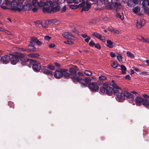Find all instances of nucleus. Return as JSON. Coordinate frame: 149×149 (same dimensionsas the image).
<instances>
[{
	"label": "nucleus",
	"instance_id": "obj_1",
	"mask_svg": "<svg viewBox=\"0 0 149 149\" xmlns=\"http://www.w3.org/2000/svg\"><path fill=\"white\" fill-rule=\"evenodd\" d=\"M113 89L115 91V92L117 93L116 97V100L118 102H120L122 100L125 99V97L131 98L133 99V95L128 92L127 91L123 90L119 87L117 84L115 83L111 85Z\"/></svg>",
	"mask_w": 149,
	"mask_h": 149
},
{
	"label": "nucleus",
	"instance_id": "obj_2",
	"mask_svg": "<svg viewBox=\"0 0 149 149\" xmlns=\"http://www.w3.org/2000/svg\"><path fill=\"white\" fill-rule=\"evenodd\" d=\"M26 3V0H13L12 3L13 7L15 8H12L11 9L19 12L22 10H28L25 9L26 6H27Z\"/></svg>",
	"mask_w": 149,
	"mask_h": 149
},
{
	"label": "nucleus",
	"instance_id": "obj_3",
	"mask_svg": "<svg viewBox=\"0 0 149 149\" xmlns=\"http://www.w3.org/2000/svg\"><path fill=\"white\" fill-rule=\"evenodd\" d=\"M73 76V77L72 76L70 77L73 82L75 84L79 82L82 87H87L88 84L91 82V79L89 77H85L84 79H82L77 74Z\"/></svg>",
	"mask_w": 149,
	"mask_h": 149
},
{
	"label": "nucleus",
	"instance_id": "obj_4",
	"mask_svg": "<svg viewBox=\"0 0 149 149\" xmlns=\"http://www.w3.org/2000/svg\"><path fill=\"white\" fill-rule=\"evenodd\" d=\"M68 71V70L66 69L57 68L54 72V77L57 79H60L63 77L66 79L68 75L69 74V73L67 72Z\"/></svg>",
	"mask_w": 149,
	"mask_h": 149
},
{
	"label": "nucleus",
	"instance_id": "obj_5",
	"mask_svg": "<svg viewBox=\"0 0 149 149\" xmlns=\"http://www.w3.org/2000/svg\"><path fill=\"white\" fill-rule=\"evenodd\" d=\"M134 101L137 106H140L142 104L146 107L148 108L149 107V99H143L142 97L137 96L135 97Z\"/></svg>",
	"mask_w": 149,
	"mask_h": 149
},
{
	"label": "nucleus",
	"instance_id": "obj_6",
	"mask_svg": "<svg viewBox=\"0 0 149 149\" xmlns=\"http://www.w3.org/2000/svg\"><path fill=\"white\" fill-rule=\"evenodd\" d=\"M30 63L32 65V68L35 72H38L41 70L42 67L41 66L40 63L36 61L31 60L30 61Z\"/></svg>",
	"mask_w": 149,
	"mask_h": 149
},
{
	"label": "nucleus",
	"instance_id": "obj_7",
	"mask_svg": "<svg viewBox=\"0 0 149 149\" xmlns=\"http://www.w3.org/2000/svg\"><path fill=\"white\" fill-rule=\"evenodd\" d=\"M48 3L49 5V7L52 10V12H56L59 10L60 9V6H57L56 0H55V1H54L53 2L50 1V2H48Z\"/></svg>",
	"mask_w": 149,
	"mask_h": 149
},
{
	"label": "nucleus",
	"instance_id": "obj_8",
	"mask_svg": "<svg viewBox=\"0 0 149 149\" xmlns=\"http://www.w3.org/2000/svg\"><path fill=\"white\" fill-rule=\"evenodd\" d=\"M19 61L20 60L21 63L23 65H26V63H30V61L31 59L25 58V55L23 54L19 53Z\"/></svg>",
	"mask_w": 149,
	"mask_h": 149
},
{
	"label": "nucleus",
	"instance_id": "obj_9",
	"mask_svg": "<svg viewBox=\"0 0 149 149\" xmlns=\"http://www.w3.org/2000/svg\"><path fill=\"white\" fill-rule=\"evenodd\" d=\"M91 82L88 84L87 86H88V87L90 91L93 92H95L98 91L99 88L97 86V84L96 83L92 82L91 83Z\"/></svg>",
	"mask_w": 149,
	"mask_h": 149
},
{
	"label": "nucleus",
	"instance_id": "obj_10",
	"mask_svg": "<svg viewBox=\"0 0 149 149\" xmlns=\"http://www.w3.org/2000/svg\"><path fill=\"white\" fill-rule=\"evenodd\" d=\"M26 1L27 6H26V8H25V9L29 10L31 8L32 6L34 7L36 6L37 0H26Z\"/></svg>",
	"mask_w": 149,
	"mask_h": 149
},
{
	"label": "nucleus",
	"instance_id": "obj_11",
	"mask_svg": "<svg viewBox=\"0 0 149 149\" xmlns=\"http://www.w3.org/2000/svg\"><path fill=\"white\" fill-rule=\"evenodd\" d=\"M19 53L15 55H12V56L10 57V61L11 64L15 65L19 61Z\"/></svg>",
	"mask_w": 149,
	"mask_h": 149
},
{
	"label": "nucleus",
	"instance_id": "obj_12",
	"mask_svg": "<svg viewBox=\"0 0 149 149\" xmlns=\"http://www.w3.org/2000/svg\"><path fill=\"white\" fill-rule=\"evenodd\" d=\"M111 84L110 82H105L103 83V86H101L100 88L99 93L101 94H104L106 93V91L107 87L110 85Z\"/></svg>",
	"mask_w": 149,
	"mask_h": 149
},
{
	"label": "nucleus",
	"instance_id": "obj_13",
	"mask_svg": "<svg viewBox=\"0 0 149 149\" xmlns=\"http://www.w3.org/2000/svg\"><path fill=\"white\" fill-rule=\"evenodd\" d=\"M41 72L47 75L50 76L53 75V72L49 70L47 66H42Z\"/></svg>",
	"mask_w": 149,
	"mask_h": 149
},
{
	"label": "nucleus",
	"instance_id": "obj_14",
	"mask_svg": "<svg viewBox=\"0 0 149 149\" xmlns=\"http://www.w3.org/2000/svg\"><path fill=\"white\" fill-rule=\"evenodd\" d=\"M10 60V57L8 55H4L1 56H0V61L2 63L6 64L8 63Z\"/></svg>",
	"mask_w": 149,
	"mask_h": 149
},
{
	"label": "nucleus",
	"instance_id": "obj_15",
	"mask_svg": "<svg viewBox=\"0 0 149 149\" xmlns=\"http://www.w3.org/2000/svg\"><path fill=\"white\" fill-rule=\"evenodd\" d=\"M111 86V84L110 85L107 87V88L106 91V94L109 95H111L112 94L115 95L116 94L115 92V91L113 88L110 86Z\"/></svg>",
	"mask_w": 149,
	"mask_h": 149
},
{
	"label": "nucleus",
	"instance_id": "obj_16",
	"mask_svg": "<svg viewBox=\"0 0 149 149\" xmlns=\"http://www.w3.org/2000/svg\"><path fill=\"white\" fill-rule=\"evenodd\" d=\"M69 72L70 73H69V74L68 75V77H67L66 79H69L71 77H73V76L77 74V71L76 70L74 69L73 68L70 67L69 68Z\"/></svg>",
	"mask_w": 149,
	"mask_h": 149
},
{
	"label": "nucleus",
	"instance_id": "obj_17",
	"mask_svg": "<svg viewBox=\"0 0 149 149\" xmlns=\"http://www.w3.org/2000/svg\"><path fill=\"white\" fill-rule=\"evenodd\" d=\"M63 37L69 40L74 38V36L71 33L68 32H63L62 34Z\"/></svg>",
	"mask_w": 149,
	"mask_h": 149
},
{
	"label": "nucleus",
	"instance_id": "obj_18",
	"mask_svg": "<svg viewBox=\"0 0 149 149\" xmlns=\"http://www.w3.org/2000/svg\"><path fill=\"white\" fill-rule=\"evenodd\" d=\"M92 36H95L96 38L103 42L105 40V38L104 36H102L97 32H93L92 33Z\"/></svg>",
	"mask_w": 149,
	"mask_h": 149
},
{
	"label": "nucleus",
	"instance_id": "obj_19",
	"mask_svg": "<svg viewBox=\"0 0 149 149\" xmlns=\"http://www.w3.org/2000/svg\"><path fill=\"white\" fill-rule=\"evenodd\" d=\"M140 11V7L138 6L134 7L132 8L133 12L135 14H137L139 16H143V14H141V13H139Z\"/></svg>",
	"mask_w": 149,
	"mask_h": 149
},
{
	"label": "nucleus",
	"instance_id": "obj_20",
	"mask_svg": "<svg viewBox=\"0 0 149 149\" xmlns=\"http://www.w3.org/2000/svg\"><path fill=\"white\" fill-rule=\"evenodd\" d=\"M145 23V20L143 19H138L136 25L138 28H140L143 26Z\"/></svg>",
	"mask_w": 149,
	"mask_h": 149
},
{
	"label": "nucleus",
	"instance_id": "obj_21",
	"mask_svg": "<svg viewBox=\"0 0 149 149\" xmlns=\"http://www.w3.org/2000/svg\"><path fill=\"white\" fill-rule=\"evenodd\" d=\"M51 1H47L45 2L43 1H41L38 2L37 4L40 7H43L44 6H48L49 7V4L48 2H50Z\"/></svg>",
	"mask_w": 149,
	"mask_h": 149
},
{
	"label": "nucleus",
	"instance_id": "obj_22",
	"mask_svg": "<svg viewBox=\"0 0 149 149\" xmlns=\"http://www.w3.org/2000/svg\"><path fill=\"white\" fill-rule=\"evenodd\" d=\"M85 3H81L77 5H74L73 4L70 5L69 7L70 8L72 9H75L79 7H83Z\"/></svg>",
	"mask_w": 149,
	"mask_h": 149
},
{
	"label": "nucleus",
	"instance_id": "obj_23",
	"mask_svg": "<svg viewBox=\"0 0 149 149\" xmlns=\"http://www.w3.org/2000/svg\"><path fill=\"white\" fill-rule=\"evenodd\" d=\"M91 4L88 3V2L86 3V6H84L82 8L81 11H88L91 8Z\"/></svg>",
	"mask_w": 149,
	"mask_h": 149
},
{
	"label": "nucleus",
	"instance_id": "obj_24",
	"mask_svg": "<svg viewBox=\"0 0 149 149\" xmlns=\"http://www.w3.org/2000/svg\"><path fill=\"white\" fill-rule=\"evenodd\" d=\"M47 7H43L42 8V11L44 13H50L52 11V9L50 8L47 6Z\"/></svg>",
	"mask_w": 149,
	"mask_h": 149
},
{
	"label": "nucleus",
	"instance_id": "obj_25",
	"mask_svg": "<svg viewBox=\"0 0 149 149\" xmlns=\"http://www.w3.org/2000/svg\"><path fill=\"white\" fill-rule=\"evenodd\" d=\"M28 56L31 58H37L39 56L40 54L37 53H31L28 54Z\"/></svg>",
	"mask_w": 149,
	"mask_h": 149
},
{
	"label": "nucleus",
	"instance_id": "obj_26",
	"mask_svg": "<svg viewBox=\"0 0 149 149\" xmlns=\"http://www.w3.org/2000/svg\"><path fill=\"white\" fill-rule=\"evenodd\" d=\"M106 46L110 48H112L114 47L112 42L110 40H108L107 41Z\"/></svg>",
	"mask_w": 149,
	"mask_h": 149
},
{
	"label": "nucleus",
	"instance_id": "obj_27",
	"mask_svg": "<svg viewBox=\"0 0 149 149\" xmlns=\"http://www.w3.org/2000/svg\"><path fill=\"white\" fill-rule=\"evenodd\" d=\"M106 77L102 75H101L99 77V81H100L101 84H103V83H104L103 82V81L106 80Z\"/></svg>",
	"mask_w": 149,
	"mask_h": 149
},
{
	"label": "nucleus",
	"instance_id": "obj_28",
	"mask_svg": "<svg viewBox=\"0 0 149 149\" xmlns=\"http://www.w3.org/2000/svg\"><path fill=\"white\" fill-rule=\"evenodd\" d=\"M19 50L22 51H25L27 52H33L32 50H31V49L24 48H20Z\"/></svg>",
	"mask_w": 149,
	"mask_h": 149
},
{
	"label": "nucleus",
	"instance_id": "obj_29",
	"mask_svg": "<svg viewBox=\"0 0 149 149\" xmlns=\"http://www.w3.org/2000/svg\"><path fill=\"white\" fill-rule=\"evenodd\" d=\"M12 1L11 2H10V0H4L3 3H4V4L7 6H13V4L12 3Z\"/></svg>",
	"mask_w": 149,
	"mask_h": 149
},
{
	"label": "nucleus",
	"instance_id": "obj_30",
	"mask_svg": "<svg viewBox=\"0 0 149 149\" xmlns=\"http://www.w3.org/2000/svg\"><path fill=\"white\" fill-rule=\"evenodd\" d=\"M111 3L112 4L114 7L116 8H118V7L120 6L121 5V3L120 2H114L113 3V2H112Z\"/></svg>",
	"mask_w": 149,
	"mask_h": 149
},
{
	"label": "nucleus",
	"instance_id": "obj_31",
	"mask_svg": "<svg viewBox=\"0 0 149 149\" xmlns=\"http://www.w3.org/2000/svg\"><path fill=\"white\" fill-rule=\"evenodd\" d=\"M121 70H122V73L123 74H125L126 73V71L127 70L126 67L124 65H121L120 66Z\"/></svg>",
	"mask_w": 149,
	"mask_h": 149
},
{
	"label": "nucleus",
	"instance_id": "obj_32",
	"mask_svg": "<svg viewBox=\"0 0 149 149\" xmlns=\"http://www.w3.org/2000/svg\"><path fill=\"white\" fill-rule=\"evenodd\" d=\"M116 16L117 17H119L121 20H123L124 18V16L123 14L120 13L116 14Z\"/></svg>",
	"mask_w": 149,
	"mask_h": 149
},
{
	"label": "nucleus",
	"instance_id": "obj_33",
	"mask_svg": "<svg viewBox=\"0 0 149 149\" xmlns=\"http://www.w3.org/2000/svg\"><path fill=\"white\" fill-rule=\"evenodd\" d=\"M54 19L48 20H47L45 22V25L47 26L48 25L53 23L54 22Z\"/></svg>",
	"mask_w": 149,
	"mask_h": 149
},
{
	"label": "nucleus",
	"instance_id": "obj_34",
	"mask_svg": "<svg viewBox=\"0 0 149 149\" xmlns=\"http://www.w3.org/2000/svg\"><path fill=\"white\" fill-rule=\"evenodd\" d=\"M101 2L106 4H110L112 2V0H101Z\"/></svg>",
	"mask_w": 149,
	"mask_h": 149
},
{
	"label": "nucleus",
	"instance_id": "obj_35",
	"mask_svg": "<svg viewBox=\"0 0 149 149\" xmlns=\"http://www.w3.org/2000/svg\"><path fill=\"white\" fill-rule=\"evenodd\" d=\"M47 66L50 70H54L55 69V66L52 64H48Z\"/></svg>",
	"mask_w": 149,
	"mask_h": 149
},
{
	"label": "nucleus",
	"instance_id": "obj_36",
	"mask_svg": "<svg viewBox=\"0 0 149 149\" xmlns=\"http://www.w3.org/2000/svg\"><path fill=\"white\" fill-rule=\"evenodd\" d=\"M29 44L31 45L32 46V48H31V50H33V52H36L37 51H36V48L33 45V42L32 41H30V42Z\"/></svg>",
	"mask_w": 149,
	"mask_h": 149
},
{
	"label": "nucleus",
	"instance_id": "obj_37",
	"mask_svg": "<svg viewBox=\"0 0 149 149\" xmlns=\"http://www.w3.org/2000/svg\"><path fill=\"white\" fill-rule=\"evenodd\" d=\"M127 55L129 57L132 58H133L134 57V54H132L131 52L127 51Z\"/></svg>",
	"mask_w": 149,
	"mask_h": 149
},
{
	"label": "nucleus",
	"instance_id": "obj_38",
	"mask_svg": "<svg viewBox=\"0 0 149 149\" xmlns=\"http://www.w3.org/2000/svg\"><path fill=\"white\" fill-rule=\"evenodd\" d=\"M132 93H133L135 95H134L132 94V95H133V99H132L131 98H128V97H127V98L129 99H130L131 100L133 101L134 100V98L135 97H136L137 96H138L139 94L138 93H137L136 92V91H133V92H132ZM130 93L131 94V93ZM127 98V97H125V98Z\"/></svg>",
	"mask_w": 149,
	"mask_h": 149
},
{
	"label": "nucleus",
	"instance_id": "obj_39",
	"mask_svg": "<svg viewBox=\"0 0 149 149\" xmlns=\"http://www.w3.org/2000/svg\"><path fill=\"white\" fill-rule=\"evenodd\" d=\"M84 73L87 76L91 75L92 74V72L88 70H85Z\"/></svg>",
	"mask_w": 149,
	"mask_h": 149
},
{
	"label": "nucleus",
	"instance_id": "obj_40",
	"mask_svg": "<svg viewBox=\"0 0 149 149\" xmlns=\"http://www.w3.org/2000/svg\"><path fill=\"white\" fill-rule=\"evenodd\" d=\"M145 12L147 15H149V8L148 7H145L144 8Z\"/></svg>",
	"mask_w": 149,
	"mask_h": 149
},
{
	"label": "nucleus",
	"instance_id": "obj_41",
	"mask_svg": "<svg viewBox=\"0 0 149 149\" xmlns=\"http://www.w3.org/2000/svg\"><path fill=\"white\" fill-rule=\"evenodd\" d=\"M37 40L38 39L37 38L34 37H33L31 38L30 39V41L35 43Z\"/></svg>",
	"mask_w": 149,
	"mask_h": 149
},
{
	"label": "nucleus",
	"instance_id": "obj_42",
	"mask_svg": "<svg viewBox=\"0 0 149 149\" xmlns=\"http://www.w3.org/2000/svg\"><path fill=\"white\" fill-rule=\"evenodd\" d=\"M118 64L117 62L115 61L113 62L111 64V66L114 68H116L118 67Z\"/></svg>",
	"mask_w": 149,
	"mask_h": 149
},
{
	"label": "nucleus",
	"instance_id": "obj_43",
	"mask_svg": "<svg viewBox=\"0 0 149 149\" xmlns=\"http://www.w3.org/2000/svg\"><path fill=\"white\" fill-rule=\"evenodd\" d=\"M64 42L67 44H68V45H71V44H73V42L71 40H67L66 41H65Z\"/></svg>",
	"mask_w": 149,
	"mask_h": 149
},
{
	"label": "nucleus",
	"instance_id": "obj_44",
	"mask_svg": "<svg viewBox=\"0 0 149 149\" xmlns=\"http://www.w3.org/2000/svg\"><path fill=\"white\" fill-rule=\"evenodd\" d=\"M118 54L117 56V59L119 61H121L122 60L123 57L121 55H120V54Z\"/></svg>",
	"mask_w": 149,
	"mask_h": 149
},
{
	"label": "nucleus",
	"instance_id": "obj_45",
	"mask_svg": "<svg viewBox=\"0 0 149 149\" xmlns=\"http://www.w3.org/2000/svg\"><path fill=\"white\" fill-rule=\"evenodd\" d=\"M95 47L96 49H100L101 48L100 45L98 43H97L95 44Z\"/></svg>",
	"mask_w": 149,
	"mask_h": 149
},
{
	"label": "nucleus",
	"instance_id": "obj_46",
	"mask_svg": "<svg viewBox=\"0 0 149 149\" xmlns=\"http://www.w3.org/2000/svg\"><path fill=\"white\" fill-rule=\"evenodd\" d=\"M35 43L38 46H40L42 44V42L39 41L38 39Z\"/></svg>",
	"mask_w": 149,
	"mask_h": 149
},
{
	"label": "nucleus",
	"instance_id": "obj_47",
	"mask_svg": "<svg viewBox=\"0 0 149 149\" xmlns=\"http://www.w3.org/2000/svg\"><path fill=\"white\" fill-rule=\"evenodd\" d=\"M51 37L48 36H46L44 37V39L47 40L48 41L51 39Z\"/></svg>",
	"mask_w": 149,
	"mask_h": 149
},
{
	"label": "nucleus",
	"instance_id": "obj_48",
	"mask_svg": "<svg viewBox=\"0 0 149 149\" xmlns=\"http://www.w3.org/2000/svg\"><path fill=\"white\" fill-rule=\"evenodd\" d=\"M65 0H57V3L58 4H61L64 2Z\"/></svg>",
	"mask_w": 149,
	"mask_h": 149
},
{
	"label": "nucleus",
	"instance_id": "obj_49",
	"mask_svg": "<svg viewBox=\"0 0 149 149\" xmlns=\"http://www.w3.org/2000/svg\"><path fill=\"white\" fill-rule=\"evenodd\" d=\"M89 45L91 47H93L95 45V43L93 42V40H91L89 43Z\"/></svg>",
	"mask_w": 149,
	"mask_h": 149
},
{
	"label": "nucleus",
	"instance_id": "obj_50",
	"mask_svg": "<svg viewBox=\"0 0 149 149\" xmlns=\"http://www.w3.org/2000/svg\"><path fill=\"white\" fill-rule=\"evenodd\" d=\"M110 54L111 56L113 58L115 57L116 56V54L113 52H111Z\"/></svg>",
	"mask_w": 149,
	"mask_h": 149
},
{
	"label": "nucleus",
	"instance_id": "obj_51",
	"mask_svg": "<svg viewBox=\"0 0 149 149\" xmlns=\"http://www.w3.org/2000/svg\"><path fill=\"white\" fill-rule=\"evenodd\" d=\"M91 39L90 36H88L87 38H86L85 39V41L86 42L88 43L89 42V40Z\"/></svg>",
	"mask_w": 149,
	"mask_h": 149
},
{
	"label": "nucleus",
	"instance_id": "obj_52",
	"mask_svg": "<svg viewBox=\"0 0 149 149\" xmlns=\"http://www.w3.org/2000/svg\"><path fill=\"white\" fill-rule=\"evenodd\" d=\"M148 72H141L140 74H142L144 75H148Z\"/></svg>",
	"mask_w": 149,
	"mask_h": 149
},
{
	"label": "nucleus",
	"instance_id": "obj_53",
	"mask_svg": "<svg viewBox=\"0 0 149 149\" xmlns=\"http://www.w3.org/2000/svg\"><path fill=\"white\" fill-rule=\"evenodd\" d=\"M140 38H139V40L141 41L145 42L146 40V38H144L143 37H140Z\"/></svg>",
	"mask_w": 149,
	"mask_h": 149
},
{
	"label": "nucleus",
	"instance_id": "obj_54",
	"mask_svg": "<svg viewBox=\"0 0 149 149\" xmlns=\"http://www.w3.org/2000/svg\"><path fill=\"white\" fill-rule=\"evenodd\" d=\"M3 31L4 32H5V33H7V34H8V35H10L11 34V33L10 32H9V31H8L7 30H3Z\"/></svg>",
	"mask_w": 149,
	"mask_h": 149
},
{
	"label": "nucleus",
	"instance_id": "obj_55",
	"mask_svg": "<svg viewBox=\"0 0 149 149\" xmlns=\"http://www.w3.org/2000/svg\"><path fill=\"white\" fill-rule=\"evenodd\" d=\"M55 46L54 44H51L48 45L49 47L50 48H53Z\"/></svg>",
	"mask_w": 149,
	"mask_h": 149
},
{
	"label": "nucleus",
	"instance_id": "obj_56",
	"mask_svg": "<svg viewBox=\"0 0 149 149\" xmlns=\"http://www.w3.org/2000/svg\"><path fill=\"white\" fill-rule=\"evenodd\" d=\"M144 138L145 139V141H148L149 140L148 135H145L144 136Z\"/></svg>",
	"mask_w": 149,
	"mask_h": 149
},
{
	"label": "nucleus",
	"instance_id": "obj_57",
	"mask_svg": "<svg viewBox=\"0 0 149 149\" xmlns=\"http://www.w3.org/2000/svg\"><path fill=\"white\" fill-rule=\"evenodd\" d=\"M143 96L146 98H147V100L149 99V95H148L147 94H143Z\"/></svg>",
	"mask_w": 149,
	"mask_h": 149
},
{
	"label": "nucleus",
	"instance_id": "obj_58",
	"mask_svg": "<svg viewBox=\"0 0 149 149\" xmlns=\"http://www.w3.org/2000/svg\"><path fill=\"white\" fill-rule=\"evenodd\" d=\"M81 36L83 38H86L88 37L86 34H82Z\"/></svg>",
	"mask_w": 149,
	"mask_h": 149
},
{
	"label": "nucleus",
	"instance_id": "obj_59",
	"mask_svg": "<svg viewBox=\"0 0 149 149\" xmlns=\"http://www.w3.org/2000/svg\"><path fill=\"white\" fill-rule=\"evenodd\" d=\"M125 78L127 79L130 80L131 79V77L129 75H127L125 76Z\"/></svg>",
	"mask_w": 149,
	"mask_h": 149
},
{
	"label": "nucleus",
	"instance_id": "obj_60",
	"mask_svg": "<svg viewBox=\"0 0 149 149\" xmlns=\"http://www.w3.org/2000/svg\"><path fill=\"white\" fill-rule=\"evenodd\" d=\"M66 10V7L65 6H64L61 10V12H65Z\"/></svg>",
	"mask_w": 149,
	"mask_h": 149
},
{
	"label": "nucleus",
	"instance_id": "obj_61",
	"mask_svg": "<svg viewBox=\"0 0 149 149\" xmlns=\"http://www.w3.org/2000/svg\"><path fill=\"white\" fill-rule=\"evenodd\" d=\"M77 75L78 74L79 76H82L84 75L81 72H77Z\"/></svg>",
	"mask_w": 149,
	"mask_h": 149
},
{
	"label": "nucleus",
	"instance_id": "obj_62",
	"mask_svg": "<svg viewBox=\"0 0 149 149\" xmlns=\"http://www.w3.org/2000/svg\"><path fill=\"white\" fill-rule=\"evenodd\" d=\"M55 65L57 67H60V65L59 63H58L57 62L54 63Z\"/></svg>",
	"mask_w": 149,
	"mask_h": 149
},
{
	"label": "nucleus",
	"instance_id": "obj_63",
	"mask_svg": "<svg viewBox=\"0 0 149 149\" xmlns=\"http://www.w3.org/2000/svg\"><path fill=\"white\" fill-rule=\"evenodd\" d=\"M133 3L136 4H138L139 3V0H133Z\"/></svg>",
	"mask_w": 149,
	"mask_h": 149
},
{
	"label": "nucleus",
	"instance_id": "obj_64",
	"mask_svg": "<svg viewBox=\"0 0 149 149\" xmlns=\"http://www.w3.org/2000/svg\"><path fill=\"white\" fill-rule=\"evenodd\" d=\"M67 1L68 3H71L74 2V0H67Z\"/></svg>",
	"mask_w": 149,
	"mask_h": 149
}]
</instances>
